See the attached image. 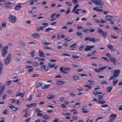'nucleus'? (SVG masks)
Returning a JSON list of instances; mask_svg holds the SVG:
<instances>
[{
    "mask_svg": "<svg viewBox=\"0 0 122 122\" xmlns=\"http://www.w3.org/2000/svg\"><path fill=\"white\" fill-rule=\"evenodd\" d=\"M113 28L114 30H115L118 33L121 31V30L117 26H113Z\"/></svg>",
    "mask_w": 122,
    "mask_h": 122,
    "instance_id": "16",
    "label": "nucleus"
},
{
    "mask_svg": "<svg viewBox=\"0 0 122 122\" xmlns=\"http://www.w3.org/2000/svg\"><path fill=\"white\" fill-rule=\"evenodd\" d=\"M42 86V84L41 83H38L36 85V88Z\"/></svg>",
    "mask_w": 122,
    "mask_h": 122,
    "instance_id": "59",
    "label": "nucleus"
},
{
    "mask_svg": "<svg viewBox=\"0 0 122 122\" xmlns=\"http://www.w3.org/2000/svg\"><path fill=\"white\" fill-rule=\"evenodd\" d=\"M98 102L100 104H103L105 102L102 100H98Z\"/></svg>",
    "mask_w": 122,
    "mask_h": 122,
    "instance_id": "37",
    "label": "nucleus"
},
{
    "mask_svg": "<svg viewBox=\"0 0 122 122\" xmlns=\"http://www.w3.org/2000/svg\"><path fill=\"white\" fill-rule=\"evenodd\" d=\"M35 51L34 50L32 51L30 53V54L32 57H33L35 55Z\"/></svg>",
    "mask_w": 122,
    "mask_h": 122,
    "instance_id": "35",
    "label": "nucleus"
},
{
    "mask_svg": "<svg viewBox=\"0 0 122 122\" xmlns=\"http://www.w3.org/2000/svg\"><path fill=\"white\" fill-rule=\"evenodd\" d=\"M50 86V85H45L44 86V87H43V90L44 89H47Z\"/></svg>",
    "mask_w": 122,
    "mask_h": 122,
    "instance_id": "36",
    "label": "nucleus"
},
{
    "mask_svg": "<svg viewBox=\"0 0 122 122\" xmlns=\"http://www.w3.org/2000/svg\"><path fill=\"white\" fill-rule=\"evenodd\" d=\"M20 44L23 46H26L24 42L22 41L20 42L19 43Z\"/></svg>",
    "mask_w": 122,
    "mask_h": 122,
    "instance_id": "40",
    "label": "nucleus"
},
{
    "mask_svg": "<svg viewBox=\"0 0 122 122\" xmlns=\"http://www.w3.org/2000/svg\"><path fill=\"white\" fill-rule=\"evenodd\" d=\"M81 10V9H77L74 12V14L78 15L79 14V11Z\"/></svg>",
    "mask_w": 122,
    "mask_h": 122,
    "instance_id": "33",
    "label": "nucleus"
},
{
    "mask_svg": "<svg viewBox=\"0 0 122 122\" xmlns=\"http://www.w3.org/2000/svg\"><path fill=\"white\" fill-rule=\"evenodd\" d=\"M70 12V10L69 8H68L66 12V15L67 14L69 13Z\"/></svg>",
    "mask_w": 122,
    "mask_h": 122,
    "instance_id": "57",
    "label": "nucleus"
},
{
    "mask_svg": "<svg viewBox=\"0 0 122 122\" xmlns=\"http://www.w3.org/2000/svg\"><path fill=\"white\" fill-rule=\"evenodd\" d=\"M8 48V46H4L2 50V56L4 57H5L7 54L8 51L7 49Z\"/></svg>",
    "mask_w": 122,
    "mask_h": 122,
    "instance_id": "5",
    "label": "nucleus"
},
{
    "mask_svg": "<svg viewBox=\"0 0 122 122\" xmlns=\"http://www.w3.org/2000/svg\"><path fill=\"white\" fill-rule=\"evenodd\" d=\"M118 80L117 79H113V84L114 85H116L117 83L118 82Z\"/></svg>",
    "mask_w": 122,
    "mask_h": 122,
    "instance_id": "25",
    "label": "nucleus"
},
{
    "mask_svg": "<svg viewBox=\"0 0 122 122\" xmlns=\"http://www.w3.org/2000/svg\"><path fill=\"white\" fill-rule=\"evenodd\" d=\"M94 20L95 22L97 23H100V21L98 19H95Z\"/></svg>",
    "mask_w": 122,
    "mask_h": 122,
    "instance_id": "64",
    "label": "nucleus"
},
{
    "mask_svg": "<svg viewBox=\"0 0 122 122\" xmlns=\"http://www.w3.org/2000/svg\"><path fill=\"white\" fill-rule=\"evenodd\" d=\"M32 98V96L30 95L28 98L27 99V100L28 101H30L31 100Z\"/></svg>",
    "mask_w": 122,
    "mask_h": 122,
    "instance_id": "51",
    "label": "nucleus"
},
{
    "mask_svg": "<svg viewBox=\"0 0 122 122\" xmlns=\"http://www.w3.org/2000/svg\"><path fill=\"white\" fill-rule=\"evenodd\" d=\"M3 67V65L2 63L0 61V70H2Z\"/></svg>",
    "mask_w": 122,
    "mask_h": 122,
    "instance_id": "58",
    "label": "nucleus"
},
{
    "mask_svg": "<svg viewBox=\"0 0 122 122\" xmlns=\"http://www.w3.org/2000/svg\"><path fill=\"white\" fill-rule=\"evenodd\" d=\"M112 87L109 86L107 87V91L109 92H110L112 89Z\"/></svg>",
    "mask_w": 122,
    "mask_h": 122,
    "instance_id": "30",
    "label": "nucleus"
},
{
    "mask_svg": "<svg viewBox=\"0 0 122 122\" xmlns=\"http://www.w3.org/2000/svg\"><path fill=\"white\" fill-rule=\"evenodd\" d=\"M41 69L42 70H44L45 71H47L49 68L48 66H46L45 65L43 64L42 65L41 67Z\"/></svg>",
    "mask_w": 122,
    "mask_h": 122,
    "instance_id": "12",
    "label": "nucleus"
},
{
    "mask_svg": "<svg viewBox=\"0 0 122 122\" xmlns=\"http://www.w3.org/2000/svg\"><path fill=\"white\" fill-rule=\"evenodd\" d=\"M21 8V6L20 5H16L15 7V10H20Z\"/></svg>",
    "mask_w": 122,
    "mask_h": 122,
    "instance_id": "20",
    "label": "nucleus"
},
{
    "mask_svg": "<svg viewBox=\"0 0 122 122\" xmlns=\"http://www.w3.org/2000/svg\"><path fill=\"white\" fill-rule=\"evenodd\" d=\"M5 5L4 6L5 9L11 8L15 5V2H12L10 0H8L5 3Z\"/></svg>",
    "mask_w": 122,
    "mask_h": 122,
    "instance_id": "1",
    "label": "nucleus"
},
{
    "mask_svg": "<svg viewBox=\"0 0 122 122\" xmlns=\"http://www.w3.org/2000/svg\"><path fill=\"white\" fill-rule=\"evenodd\" d=\"M102 93H99L98 94V97L99 99H102L104 96V94L102 92H101Z\"/></svg>",
    "mask_w": 122,
    "mask_h": 122,
    "instance_id": "22",
    "label": "nucleus"
},
{
    "mask_svg": "<svg viewBox=\"0 0 122 122\" xmlns=\"http://www.w3.org/2000/svg\"><path fill=\"white\" fill-rule=\"evenodd\" d=\"M110 60L111 62L113 63L114 65H116V64L117 61L115 58L112 57H110Z\"/></svg>",
    "mask_w": 122,
    "mask_h": 122,
    "instance_id": "11",
    "label": "nucleus"
},
{
    "mask_svg": "<svg viewBox=\"0 0 122 122\" xmlns=\"http://www.w3.org/2000/svg\"><path fill=\"white\" fill-rule=\"evenodd\" d=\"M93 9L94 11H96L98 12V11L99 10L98 7H95L93 8Z\"/></svg>",
    "mask_w": 122,
    "mask_h": 122,
    "instance_id": "53",
    "label": "nucleus"
},
{
    "mask_svg": "<svg viewBox=\"0 0 122 122\" xmlns=\"http://www.w3.org/2000/svg\"><path fill=\"white\" fill-rule=\"evenodd\" d=\"M78 0H72V2L75 4H76L78 2Z\"/></svg>",
    "mask_w": 122,
    "mask_h": 122,
    "instance_id": "56",
    "label": "nucleus"
},
{
    "mask_svg": "<svg viewBox=\"0 0 122 122\" xmlns=\"http://www.w3.org/2000/svg\"><path fill=\"white\" fill-rule=\"evenodd\" d=\"M103 117H97L96 120V122H101L102 120L104 118Z\"/></svg>",
    "mask_w": 122,
    "mask_h": 122,
    "instance_id": "14",
    "label": "nucleus"
},
{
    "mask_svg": "<svg viewBox=\"0 0 122 122\" xmlns=\"http://www.w3.org/2000/svg\"><path fill=\"white\" fill-rule=\"evenodd\" d=\"M9 15V19L10 21L11 22L13 23L15 22L17 20L16 17L14 15H12L11 14H10Z\"/></svg>",
    "mask_w": 122,
    "mask_h": 122,
    "instance_id": "4",
    "label": "nucleus"
},
{
    "mask_svg": "<svg viewBox=\"0 0 122 122\" xmlns=\"http://www.w3.org/2000/svg\"><path fill=\"white\" fill-rule=\"evenodd\" d=\"M115 118H113L111 116H110L109 118V122H113L115 120Z\"/></svg>",
    "mask_w": 122,
    "mask_h": 122,
    "instance_id": "29",
    "label": "nucleus"
},
{
    "mask_svg": "<svg viewBox=\"0 0 122 122\" xmlns=\"http://www.w3.org/2000/svg\"><path fill=\"white\" fill-rule=\"evenodd\" d=\"M65 4L68 6H71L72 5L71 3L68 2H66Z\"/></svg>",
    "mask_w": 122,
    "mask_h": 122,
    "instance_id": "43",
    "label": "nucleus"
},
{
    "mask_svg": "<svg viewBox=\"0 0 122 122\" xmlns=\"http://www.w3.org/2000/svg\"><path fill=\"white\" fill-rule=\"evenodd\" d=\"M39 76V74H33L31 75L32 77H37Z\"/></svg>",
    "mask_w": 122,
    "mask_h": 122,
    "instance_id": "39",
    "label": "nucleus"
},
{
    "mask_svg": "<svg viewBox=\"0 0 122 122\" xmlns=\"http://www.w3.org/2000/svg\"><path fill=\"white\" fill-rule=\"evenodd\" d=\"M93 93L95 96H97L98 94L102 93H101V92H93Z\"/></svg>",
    "mask_w": 122,
    "mask_h": 122,
    "instance_id": "60",
    "label": "nucleus"
},
{
    "mask_svg": "<svg viewBox=\"0 0 122 122\" xmlns=\"http://www.w3.org/2000/svg\"><path fill=\"white\" fill-rule=\"evenodd\" d=\"M97 31L98 33H100V35L102 36L103 37L106 38L107 37V33L106 32L102 30V29L100 28H97Z\"/></svg>",
    "mask_w": 122,
    "mask_h": 122,
    "instance_id": "2",
    "label": "nucleus"
},
{
    "mask_svg": "<svg viewBox=\"0 0 122 122\" xmlns=\"http://www.w3.org/2000/svg\"><path fill=\"white\" fill-rule=\"evenodd\" d=\"M37 90L39 91H42L43 90V87L41 86L40 87L36 88Z\"/></svg>",
    "mask_w": 122,
    "mask_h": 122,
    "instance_id": "32",
    "label": "nucleus"
},
{
    "mask_svg": "<svg viewBox=\"0 0 122 122\" xmlns=\"http://www.w3.org/2000/svg\"><path fill=\"white\" fill-rule=\"evenodd\" d=\"M43 117L44 119H46L49 118L50 117L46 115H45L43 116Z\"/></svg>",
    "mask_w": 122,
    "mask_h": 122,
    "instance_id": "48",
    "label": "nucleus"
},
{
    "mask_svg": "<svg viewBox=\"0 0 122 122\" xmlns=\"http://www.w3.org/2000/svg\"><path fill=\"white\" fill-rule=\"evenodd\" d=\"M100 20L101 21L100 22V23H102V24L106 22V21H105V20H103L102 19H100Z\"/></svg>",
    "mask_w": 122,
    "mask_h": 122,
    "instance_id": "62",
    "label": "nucleus"
},
{
    "mask_svg": "<svg viewBox=\"0 0 122 122\" xmlns=\"http://www.w3.org/2000/svg\"><path fill=\"white\" fill-rule=\"evenodd\" d=\"M52 28H48L46 29L45 32H49L51 30H52Z\"/></svg>",
    "mask_w": 122,
    "mask_h": 122,
    "instance_id": "41",
    "label": "nucleus"
},
{
    "mask_svg": "<svg viewBox=\"0 0 122 122\" xmlns=\"http://www.w3.org/2000/svg\"><path fill=\"white\" fill-rule=\"evenodd\" d=\"M117 115L116 114H112L110 115V116L112 117H113V118H115L116 117Z\"/></svg>",
    "mask_w": 122,
    "mask_h": 122,
    "instance_id": "44",
    "label": "nucleus"
},
{
    "mask_svg": "<svg viewBox=\"0 0 122 122\" xmlns=\"http://www.w3.org/2000/svg\"><path fill=\"white\" fill-rule=\"evenodd\" d=\"M42 24L43 25H45L43 26L44 28H45L48 25V24L47 23H42Z\"/></svg>",
    "mask_w": 122,
    "mask_h": 122,
    "instance_id": "47",
    "label": "nucleus"
},
{
    "mask_svg": "<svg viewBox=\"0 0 122 122\" xmlns=\"http://www.w3.org/2000/svg\"><path fill=\"white\" fill-rule=\"evenodd\" d=\"M55 64L54 63H49L48 64V66L50 68H52L54 67Z\"/></svg>",
    "mask_w": 122,
    "mask_h": 122,
    "instance_id": "28",
    "label": "nucleus"
},
{
    "mask_svg": "<svg viewBox=\"0 0 122 122\" xmlns=\"http://www.w3.org/2000/svg\"><path fill=\"white\" fill-rule=\"evenodd\" d=\"M6 22H3L2 23V25L4 27H5L6 26Z\"/></svg>",
    "mask_w": 122,
    "mask_h": 122,
    "instance_id": "45",
    "label": "nucleus"
},
{
    "mask_svg": "<svg viewBox=\"0 0 122 122\" xmlns=\"http://www.w3.org/2000/svg\"><path fill=\"white\" fill-rule=\"evenodd\" d=\"M103 4L101 0H97V3L96 4V5H100Z\"/></svg>",
    "mask_w": 122,
    "mask_h": 122,
    "instance_id": "19",
    "label": "nucleus"
},
{
    "mask_svg": "<svg viewBox=\"0 0 122 122\" xmlns=\"http://www.w3.org/2000/svg\"><path fill=\"white\" fill-rule=\"evenodd\" d=\"M11 81H8L7 82L6 84L7 86H9V85L11 83Z\"/></svg>",
    "mask_w": 122,
    "mask_h": 122,
    "instance_id": "63",
    "label": "nucleus"
},
{
    "mask_svg": "<svg viewBox=\"0 0 122 122\" xmlns=\"http://www.w3.org/2000/svg\"><path fill=\"white\" fill-rule=\"evenodd\" d=\"M7 97V95L6 94H4L2 96V99L3 100H4Z\"/></svg>",
    "mask_w": 122,
    "mask_h": 122,
    "instance_id": "54",
    "label": "nucleus"
},
{
    "mask_svg": "<svg viewBox=\"0 0 122 122\" xmlns=\"http://www.w3.org/2000/svg\"><path fill=\"white\" fill-rule=\"evenodd\" d=\"M5 87V84H2V83L0 82V88H1L2 89L0 90V95H1L3 92Z\"/></svg>",
    "mask_w": 122,
    "mask_h": 122,
    "instance_id": "7",
    "label": "nucleus"
},
{
    "mask_svg": "<svg viewBox=\"0 0 122 122\" xmlns=\"http://www.w3.org/2000/svg\"><path fill=\"white\" fill-rule=\"evenodd\" d=\"M43 45L46 46H47L51 44V43L48 42L47 41L44 40H42L41 41Z\"/></svg>",
    "mask_w": 122,
    "mask_h": 122,
    "instance_id": "15",
    "label": "nucleus"
},
{
    "mask_svg": "<svg viewBox=\"0 0 122 122\" xmlns=\"http://www.w3.org/2000/svg\"><path fill=\"white\" fill-rule=\"evenodd\" d=\"M95 47V46L93 45L86 46L85 48H84V50L86 51H90L91 50V49Z\"/></svg>",
    "mask_w": 122,
    "mask_h": 122,
    "instance_id": "6",
    "label": "nucleus"
},
{
    "mask_svg": "<svg viewBox=\"0 0 122 122\" xmlns=\"http://www.w3.org/2000/svg\"><path fill=\"white\" fill-rule=\"evenodd\" d=\"M39 53V56L40 57H45V55L43 52L41 50H39L38 51Z\"/></svg>",
    "mask_w": 122,
    "mask_h": 122,
    "instance_id": "18",
    "label": "nucleus"
},
{
    "mask_svg": "<svg viewBox=\"0 0 122 122\" xmlns=\"http://www.w3.org/2000/svg\"><path fill=\"white\" fill-rule=\"evenodd\" d=\"M7 109H5L4 110L3 113L4 114L7 115Z\"/></svg>",
    "mask_w": 122,
    "mask_h": 122,
    "instance_id": "42",
    "label": "nucleus"
},
{
    "mask_svg": "<svg viewBox=\"0 0 122 122\" xmlns=\"http://www.w3.org/2000/svg\"><path fill=\"white\" fill-rule=\"evenodd\" d=\"M106 66L98 68V69H95L94 70L96 71L97 72H99L101 71H102L103 70L105 69L106 68Z\"/></svg>",
    "mask_w": 122,
    "mask_h": 122,
    "instance_id": "13",
    "label": "nucleus"
},
{
    "mask_svg": "<svg viewBox=\"0 0 122 122\" xmlns=\"http://www.w3.org/2000/svg\"><path fill=\"white\" fill-rule=\"evenodd\" d=\"M77 35L78 36H80L82 35V33L81 32H77L76 33Z\"/></svg>",
    "mask_w": 122,
    "mask_h": 122,
    "instance_id": "50",
    "label": "nucleus"
},
{
    "mask_svg": "<svg viewBox=\"0 0 122 122\" xmlns=\"http://www.w3.org/2000/svg\"><path fill=\"white\" fill-rule=\"evenodd\" d=\"M31 36L34 38L37 39L40 38H41L40 35L37 33L32 34H31Z\"/></svg>",
    "mask_w": 122,
    "mask_h": 122,
    "instance_id": "10",
    "label": "nucleus"
},
{
    "mask_svg": "<svg viewBox=\"0 0 122 122\" xmlns=\"http://www.w3.org/2000/svg\"><path fill=\"white\" fill-rule=\"evenodd\" d=\"M37 104L36 103H31L30 104H28L26 106V107H30V106L32 107H35L36 106Z\"/></svg>",
    "mask_w": 122,
    "mask_h": 122,
    "instance_id": "23",
    "label": "nucleus"
},
{
    "mask_svg": "<svg viewBox=\"0 0 122 122\" xmlns=\"http://www.w3.org/2000/svg\"><path fill=\"white\" fill-rule=\"evenodd\" d=\"M12 110L13 111L15 112L17 111L19 109L18 108L16 107H10Z\"/></svg>",
    "mask_w": 122,
    "mask_h": 122,
    "instance_id": "26",
    "label": "nucleus"
},
{
    "mask_svg": "<svg viewBox=\"0 0 122 122\" xmlns=\"http://www.w3.org/2000/svg\"><path fill=\"white\" fill-rule=\"evenodd\" d=\"M37 113H39L42 112L43 110L42 109H41L39 108H37L35 109Z\"/></svg>",
    "mask_w": 122,
    "mask_h": 122,
    "instance_id": "27",
    "label": "nucleus"
},
{
    "mask_svg": "<svg viewBox=\"0 0 122 122\" xmlns=\"http://www.w3.org/2000/svg\"><path fill=\"white\" fill-rule=\"evenodd\" d=\"M113 16L110 15H107V21H110V23L111 24H114L113 20H112Z\"/></svg>",
    "mask_w": 122,
    "mask_h": 122,
    "instance_id": "8",
    "label": "nucleus"
},
{
    "mask_svg": "<svg viewBox=\"0 0 122 122\" xmlns=\"http://www.w3.org/2000/svg\"><path fill=\"white\" fill-rule=\"evenodd\" d=\"M44 28L43 26L41 27H38V28L37 29V30L38 31H40L41 30H43V28Z\"/></svg>",
    "mask_w": 122,
    "mask_h": 122,
    "instance_id": "38",
    "label": "nucleus"
},
{
    "mask_svg": "<svg viewBox=\"0 0 122 122\" xmlns=\"http://www.w3.org/2000/svg\"><path fill=\"white\" fill-rule=\"evenodd\" d=\"M64 82H62L61 81H57L56 82V84L59 85H61L64 83Z\"/></svg>",
    "mask_w": 122,
    "mask_h": 122,
    "instance_id": "31",
    "label": "nucleus"
},
{
    "mask_svg": "<svg viewBox=\"0 0 122 122\" xmlns=\"http://www.w3.org/2000/svg\"><path fill=\"white\" fill-rule=\"evenodd\" d=\"M73 78L75 80H78L79 79V78L76 76H72Z\"/></svg>",
    "mask_w": 122,
    "mask_h": 122,
    "instance_id": "46",
    "label": "nucleus"
},
{
    "mask_svg": "<svg viewBox=\"0 0 122 122\" xmlns=\"http://www.w3.org/2000/svg\"><path fill=\"white\" fill-rule=\"evenodd\" d=\"M96 40L94 38H90V40H89V41H92L94 43L95 42Z\"/></svg>",
    "mask_w": 122,
    "mask_h": 122,
    "instance_id": "49",
    "label": "nucleus"
},
{
    "mask_svg": "<svg viewBox=\"0 0 122 122\" xmlns=\"http://www.w3.org/2000/svg\"><path fill=\"white\" fill-rule=\"evenodd\" d=\"M56 15V14L55 13H54L51 15V17L52 18V19L50 20V21L55 20H56V18L55 17H54L55 16V15Z\"/></svg>",
    "mask_w": 122,
    "mask_h": 122,
    "instance_id": "24",
    "label": "nucleus"
},
{
    "mask_svg": "<svg viewBox=\"0 0 122 122\" xmlns=\"http://www.w3.org/2000/svg\"><path fill=\"white\" fill-rule=\"evenodd\" d=\"M55 97V95L54 94L51 95H49L47 96V98L49 99H50L54 98Z\"/></svg>",
    "mask_w": 122,
    "mask_h": 122,
    "instance_id": "21",
    "label": "nucleus"
},
{
    "mask_svg": "<svg viewBox=\"0 0 122 122\" xmlns=\"http://www.w3.org/2000/svg\"><path fill=\"white\" fill-rule=\"evenodd\" d=\"M79 6V4H77L74 6L73 9L75 10L77 9V8Z\"/></svg>",
    "mask_w": 122,
    "mask_h": 122,
    "instance_id": "52",
    "label": "nucleus"
},
{
    "mask_svg": "<svg viewBox=\"0 0 122 122\" xmlns=\"http://www.w3.org/2000/svg\"><path fill=\"white\" fill-rule=\"evenodd\" d=\"M62 113L65 115H66L68 116L70 115V113H67V112L66 111H63Z\"/></svg>",
    "mask_w": 122,
    "mask_h": 122,
    "instance_id": "34",
    "label": "nucleus"
},
{
    "mask_svg": "<svg viewBox=\"0 0 122 122\" xmlns=\"http://www.w3.org/2000/svg\"><path fill=\"white\" fill-rule=\"evenodd\" d=\"M111 37L113 38L114 39H116L118 38V37L116 36H115L113 34L111 35Z\"/></svg>",
    "mask_w": 122,
    "mask_h": 122,
    "instance_id": "61",
    "label": "nucleus"
},
{
    "mask_svg": "<svg viewBox=\"0 0 122 122\" xmlns=\"http://www.w3.org/2000/svg\"><path fill=\"white\" fill-rule=\"evenodd\" d=\"M72 57L73 58H78L79 57V56H77L76 55H72Z\"/></svg>",
    "mask_w": 122,
    "mask_h": 122,
    "instance_id": "55",
    "label": "nucleus"
},
{
    "mask_svg": "<svg viewBox=\"0 0 122 122\" xmlns=\"http://www.w3.org/2000/svg\"><path fill=\"white\" fill-rule=\"evenodd\" d=\"M107 47L108 48L111 50V51H114V50H115V49H112L113 48V46L111 44L107 45Z\"/></svg>",
    "mask_w": 122,
    "mask_h": 122,
    "instance_id": "17",
    "label": "nucleus"
},
{
    "mask_svg": "<svg viewBox=\"0 0 122 122\" xmlns=\"http://www.w3.org/2000/svg\"><path fill=\"white\" fill-rule=\"evenodd\" d=\"M11 56V53H10L4 60V63L6 65H8L10 62Z\"/></svg>",
    "mask_w": 122,
    "mask_h": 122,
    "instance_id": "3",
    "label": "nucleus"
},
{
    "mask_svg": "<svg viewBox=\"0 0 122 122\" xmlns=\"http://www.w3.org/2000/svg\"><path fill=\"white\" fill-rule=\"evenodd\" d=\"M121 71L120 70H115L114 72V77H116L118 76L119 75V73Z\"/></svg>",
    "mask_w": 122,
    "mask_h": 122,
    "instance_id": "9",
    "label": "nucleus"
}]
</instances>
